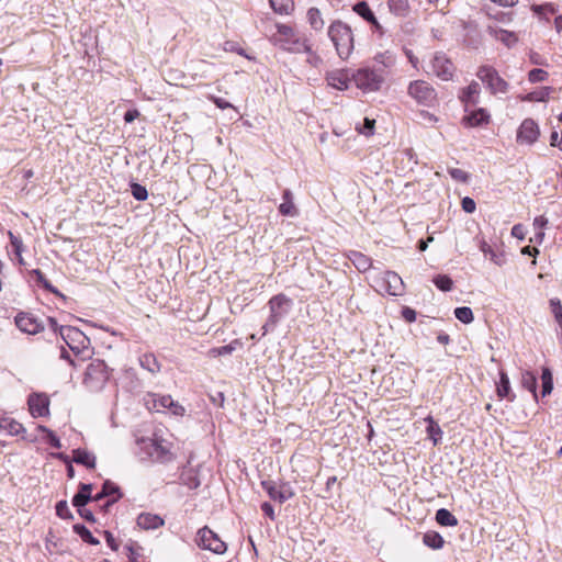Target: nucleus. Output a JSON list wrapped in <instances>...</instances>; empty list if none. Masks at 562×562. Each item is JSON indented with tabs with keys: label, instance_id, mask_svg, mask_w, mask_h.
<instances>
[{
	"label": "nucleus",
	"instance_id": "1",
	"mask_svg": "<svg viewBox=\"0 0 562 562\" xmlns=\"http://www.w3.org/2000/svg\"><path fill=\"white\" fill-rule=\"evenodd\" d=\"M270 315L262 326V336L273 331L276 327L290 314L293 300L285 294H277L268 301Z\"/></svg>",
	"mask_w": 562,
	"mask_h": 562
},
{
	"label": "nucleus",
	"instance_id": "2",
	"mask_svg": "<svg viewBox=\"0 0 562 562\" xmlns=\"http://www.w3.org/2000/svg\"><path fill=\"white\" fill-rule=\"evenodd\" d=\"M328 36L338 56L341 59H347L353 50V35L350 26L336 20L328 27Z\"/></svg>",
	"mask_w": 562,
	"mask_h": 562
},
{
	"label": "nucleus",
	"instance_id": "3",
	"mask_svg": "<svg viewBox=\"0 0 562 562\" xmlns=\"http://www.w3.org/2000/svg\"><path fill=\"white\" fill-rule=\"evenodd\" d=\"M356 87L363 92L379 91L384 82V71L362 67L351 74Z\"/></svg>",
	"mask_w": 562,
	"mask_h": 562
},
{
	"label": "nucleus",
	"instance_id": "4",
	"mask_svg": "<svg viewBox=\"0 0 562 562\" xmlns=\"http://www.w3.org/2000/svg\"><path fill=\"white\" fill-rule=\"evenodd\" d=\"M108 380L109 371L104 361L94 360L88 364L83 376V384L87 389L91 392H99L104 387Z\"/></svg>",
	"mask_w": 562,
	"mask_h": 562
},
{
	"label": "nucleus",
	"instance_id": "5",
	"mask_svg": "<svg viewBox=\"0 0 562 562\" xmlns=\"http://www.w3.org/2000/svg\"><path fill=\"white\" fill-rule=\"evenodd\" d=\"M407 93L418 104L424 106H432L437 101V92L435 88L425 80H415L409 82Z\"/></svg>",
	"mask_w": 562,
	"mask_h": 562
},
{
	"label": "nucleus",
	"instance_id": "6",
	"mask_svg": "<svg viewBox=\"0 0 562 562\" xmlns=\"http://www.w3.org/2000/svg\"><path fill=\"white\" fill-rule=\"evenodd\" d=\"M477 78L486 85L492 94L506 93L509 85L488 65L481 66L476 71Z\"/></svg>",
	"mask_w": 562,
	"mask_h": 562
},
{
	"label": "nucleus",
	"instance_id": "7",
	"mask_svg": "<svg viewBox=\"0 0 562 562\" xmlns=\"http://www.w3.org/2000/svg\"><path fill=\"white\" fill-rule=\"evenodd\" d=\"M195 541L200 548L217 554H222L226 551L225 542L206 526L199 529Z\"/></svg>",
	"mask_w": 562,
	"mask_h": 562
},
{
	"label": "nucleus",
	"instance_id": "8",
	"mask_svg": "<svg viewBox=\"0 0 562 562\" xmlns=\"http://www.w3.org/2000/svg\"><path fill=\"white\" fill-rule=\"evenodd\" d=\"M375 282L381 291L390 295L396 296L404 292V282L394 271H385L381 277L375 279Z\"/></svg>",
	"mask_w": 562,
	"mask_h": 562
},
{
	"label": "nucleus",
	"instance_id": "9",
	"mask_svg": "<svg viewBox=\"0 0 562 562\" xmlns=\"http://www.w3.org/2000/svg\"><path fill=\"white\" fill-rule=\"evenodd\" d=\"M59 335L65 344L75 352H79L89 344L88 337L78 328L71 326H61Z\"/></svg>",
	"mask_w": 562,
	"mask_h": 562
},
{
	"label": "nucleus",
	"instance_id": "10",
	"mask_svg": "<svg viewBox=\"0 0 562 562\" xmlns=\"http://www.w3.org/2000/svg\"><path fill=\"white\" fill-rule=\"evenodd\" d=\"M261 486L272 501L280 504H283L294 496V492L290 483L279 484L274 481H262Z\"/></svg>",
	"mask_w": 562,
	"mask_h": 562
},
{
	"label": "nucleus",
	"instance_id": "11",
	"mask_svg": "<svg viewBox=\"0 0 562 562\" xmlns=\"http://www.w3.org/2000/svg\"><path fill=\"white\" fill-rule=\"evenodd\" d=\"M27 405L33 417H45L49 414V398L44 393L29 395Z\"/></svg>",
	"mask_w": 562,
	"mask_h": 562
},
{
	"label": "nucleus",
	"instance_id": "12",
	"mask_svg": "<svg viewBox=\"0 0 562 562\" xmlns=\"http://www.w3.org/2000/svg\"><path fill=\"white\" fill-rule=\"evenodd\" d=\"M540 135L539 126L532 119H526L517 131V142L531 145Z\"/></svg>",
	"mask_w": 562,
	"mask_h": 562
},
{
	"label": "nucleus",
	"instance_id": "13",
	"mask_svg": "<svg viewBox=\"0 0 562 562\" xmlns=\"http://www.w3.org/2000/svg\"><path fill=\"white\" fill-rule=\"evenodd\" d=\"M16 327L29 335H35L44 329L38 318L30 313H19L15 316Z\"/></svg>",
	"mask_w": 562,
	"mask_h": 562
},
{
	"label": "nucleus",
	"instance_id": "14",
	"mask_svg": "<svg viewBox=\"0 0 562 562\" xmlns=\"http://www.w3.org/2000/svg\"><path fill=\"white\" fill-rule=\"evenodd\" d=\"M432 71L441 80L452 79L454 67L445 54L437 53L432 58Z\"/></svg>",
	"mask_w": 562,
	"mask_h": 562
},
{
	"label": "nucleus",
	"instance_id": "15",
	"mask_svg": "<svg viewBox=\"0 0 562 562\" xmlns=\"http://www.w3.org/2000/svg\"><path fill=\"white\" fill-rule=\"evenodd\" d=\"M122 496L123 494L121 493L120 487L110 480H106L102 484L101 491L93 496V501L99 502L103 498H109L104 504V508L108 509L110 506L116 503Z\"/></svg>",
	"mask_w": 562,
	"mask_h": 562
},
{
	"label": "nucleus",
	"instance_id": "16",
	"mask_svg": "<svg viewBox=\"0 0 562 562\" xmlns=\"http://www.w3.org/2000/svg\"><path fill=\"white\" fill-rule=\"evenodd\" d=\"M481 92L480 83L472 81L468 87L463 88L459 94V99L464 105V110L468 112L470 106H474L479 103V97Z\"/></svg>",
	"mask_w": 562,
	"mask_h": 562
},
{
	"label": "nucleus",
	"instance_id": "17",
	"mask_svg": "<svg viewBox=\"0 0 562 562\" xmlns=\"http://www.w3.org/2000/svg\"><path fill=\"white\" fill-rule=\"evenodd\" d=\"M326 80L328 86L345 91L349 88V82L352 78L348 70H335L327 74Z\"/></svg>",
	"mask_w": 562,
	"mask_h": 562
},
{
	"label": "nucleus",
	"instance_id": "18",
	"mask_svg": "<svg viewBox=\"0 0 562 562\" xmlns=\"http://www.w3.org/2000/svg\"><path fill=\"white\" fill-rule=\"evenodd\" d=\"M136 524L143 530H156L165 525V520L157 514L140 513L136 518Z\"/></svg>",
	"mask_w": 562,
	"mask_h": 562
},
{
	"label": "nucleus",
	"instance_id": "19",
	"mask_svg": "<svg viewBox=\"0 0 562 562\" xmlns=\"http://www.w3.org/2000/svg\"><path fill=\"white\" fill-rule=\"evenodd\" d=\"M92 484L90 483H81L79 485V491L72 497V505L77 508L86 506L90 501H93Z\"/></svg>",
	"mask_w": 562,
	"mask_h": 562
},
{
	"label": "nucleus",
	"instance_id": "20",
	"mask_svg": "<svg viewBox=\"0 0 562 562\" xmlns=\"http://www.w3.org/2000/svg\"><path fill=\"white\" fill-rule=\"evenodd\" d=\"M488 120L490 114L487 113V111L485 109L480 108L467 114L462 121L465 124V126L475 127L488 123Z\"/></svg>",
	"mask_w": 562,
	"mask_h": 562
},
{
	"label": "nucleus",
	"instance_id": "21",
	"mask_svg": "<svg viewBox=\"0 0 562 562\" xmlns=\"http://www.w3.org/2000/svg\"><path fill=\"white\" fill-rule=\"evenodd\" d=\"M347 257L359 272H366L372 267L371 258L360 251L350 250Z\"/></svg>",
	"mask_w": 562,
	"mask_h": 562
},
{
	"label": "nucleus",
	"instance_id": "22",
	"mask_svg": "<svg viewBox=\"0 0 562 562\" xmlns=\"http://www.w3.org/2000/svg\"><path fill=\"white\" fill-rule=\"evenodd\" d=\"M487 32L491 36H493L495 40L502 42L507 47H512L517 42V36L514 32H509L503 29H497L494 26H488Z\"/></svg>",
	"mask_w": 562,
	"mask_h": 562
},
{
	"label": "nucleus",
	"instance_id": "23",
	"mask_svg": "<svg viewBox=\"0 0 562 562\" xmlns=\"http://www.w3.org/2000/svg\"><path fill=\"white\" fill-rule=\"evenodd\" d=\"M283 202L279 205V212L283 216L294 217L299 214L296 206L293 203V193L290 189H285L282 193Z\"/></svg>",
	"mask_w": 562,
	"mask_h": 562
},
{
	"label": "nucleus",
	"instance_id": "24",
	"mask_svg": "<svg viewBox=\"0 0 562 562\" xmlns=\"http://www.w3.org/2000/svg\"><path fill=\"white\" fill-rule=\"evenodd\" d=\"M10 238L11 250L9 254L12 260H16V262L21 266L25 265L24 259L22 257V251L24 249L22 239L14 235L11 231L8 232Z\"/></svg>",
	"mask_w": 562,
	"mask_h": 562
},
{
	"label": "nucleus",
	"instance_id": "25",
	"mask_svg": "<svg viewBox=\"0 0 562 562\" xmlns=\"http://www.w3.org/2000/svg\"><path fill=\"white\" fill-rule=\"evenodd\" d=\"M480 250L484 254L486 258H488L496 266H503L505 263V257L503 252H498L493 249V247L485 240H481L479 244Z\"/></svg>",
	"mask_w": 562,
	"mask_h": 562
},
{
	"label": "nucleus",
	"instance_id": "26",
	"mask_svg": "<svg viewBox=\"0 0 562 562\" xmlns=\"http://www.w3.org/2000/svg\"><path fill=\"white\" fill-rule=\"evenodd\" d=\"M74 462L85 465L88 469H93L95 467V457L91 452L85 449H76L74 450Z\"/></svg>",
	"mask_w": 562,
	"mask_h": 562
},
{
	"label": "nucleus",
	"instance_id": "27",
	"mask_svg": "<svg viewBox=\"0 0 562 562\" xmlns=\"http://www.w3.org/2000/svg\"><path fill=\"white\" fill-rule=\"evenodd\" d=\"M277 30L279 37L276 41L281 48H283V44L290 45L292 41L297 37L294 30L286 24H278Z\"/></svg>",
	"mask_w": 562,
	"mask_h": 562
},
{
	"label": "nucleus",
	"instance_id": "28",
	"mask_svg": "<svg viewBox=\"0 0 562 562\" xmlns=\"http://www.w3.org/2000/svg\"><path fill=\"white\" fill-rule=\"evenodd\" d=\"M423 543L432 550H439L443 547L445 540L439 532L427 531L423 536Z\"/></svg>",
	"mask_w": 562,
	"mask_h": 562
},
{
	"label": "nucleus",
	"instance_id": "29",
	"mask_svg": "<svg viewBox=\"0 0 562 562\" xmlns=\"http://www.w3.org/2000/svg\"><path fill=\"white\" fill-rule=\"evenodd\" d=\"M496 391H497V395L501 397V398H509L510 401L514 400V395L510 394V382H509V378L507 375L506 372L504 371H501L499 372V381L497 383V387H496Z\"/></svg>",
	"mask_w": 562,
	"mask_h": 562
},
{
	"label": "nucleus",
	"instance_id": "30",
	"mask_svg": "<svg viewBox=\"0 0 562 562\" xmlns=\"http://www.w3.org/2000/svg\"><path fill=\"white\" fill-rule=\"evenodd\" d=\"M139 364L144 370L155 374L160 371V363L153 353H145L139 357Z\"/></svg>",
	"mask_w": 562,
	"mask_h": 562
},
{
	"label": "nucleus",
	"instance_id": "31",
	"mask_svg": "<svg viewBox=\"0 0 562 562\" xmlns=\"http://www.w3.org/2000/svg\"><path fill=\"white\" fill-rule=\"evenodd\" d=\"M436 521L440 526L454 527L458 525V519L448 509L440 508L436 512Z\"/></svg>",
	"mask_w": 562,
	"mask_h": 562
},
{
	"label": "nucleus",
	"instance_id": "32",
	"mask_svg": "<svg viewBox=\"0 0 562 562\" xmlns=\"http://www.w3.org/2000/svg\"><path fill=\"white\" fill-rule=\"evenodd\" d=\"M549 306L554 321L560 327L559 338L562 341V302L558 297H553L549 301Z\"/></svg>",
	"mask_w": 562,
	"mask_h": 562
},
{
	"label": "nucleus",
	"instance_id": "33",
	"mask_svg": "<svg viewBox=\"0 0 562 562\" xmlns=\"http://www.w3.org/2000/svg\"><path fill=\"white\" fill-rule=\"evenodd\" d=\"M521 386L532 393L533 397L537 400V376L530 371H524L521 373Z\"/></svg>",
	"mask_w": 562,
	"mask_h": 562
},
{
	"label": "nucleus",
	"instance_id": "34",
	"mask_svg": "<svg viewBox=\"0 0 562 562\" xmlns=\"http://www.w3.org/2000/svg\"><path fill=\"white\" fill-rule=\"evenodd\" d=\"M553 390V376L552 372L548 367L542 368L541 372V394L547 396L551 394Z\"/></svg>",
	"mask_w": 562,
	"mask_h": 562
},
{
	"label": "nucleus",
	"instance_id": "35",
	"mask_svg": "<svg viewBox=\"0 0 562 562\" xmlns=\"http://www.w3.org/2000/svg\"><path fill=\"white\" fill-rule=\"evenodd\" d=\"M307 21L311 27L315 31L323 30L325 22L322 18V13L317 8H310L307 11Z\"/></svg>",
	"mask_w": 562,
	"mask_h": 562
},
{
	"label": "nucleus",
	"instance_id": "36",
	"mask_svg": "<svg viewBox=\"0 0 562 562\" xmlns=\"http://www.w3.org/2000/svg\"><path fill=\"white\" fill-rule=\"evenodd\" d=\"M283 49L291 53H311V45L306 40L296 37L290 45L283 44Z\"/></svg>",
	"mask_w": 562,
	"mask_h": 562
},
{
	"label": "nucleus",
	"instance_id": "37",
	"mask_svg": "<svg viewBox=\"0 0 562 562\" xmlns=\"http://www.w3.org/2000/svg\"><path fill=\"white\" fill-rule=\"evenodd\" d=\"M426 422L428 423V426H427L428 437L436 446L439 443V441L442 438V430H441L440 426L432 419V417L426 418Z\"/></svg>",
	"mask_w": 562,
	"mask_h": 562
},
{
	"label": "nucleus",
	"instance_id": "38",
	"mask_svg": "<svg viewBox=\"0 0 562 562\" xmlns=\"http://www.w3.org/2000/svg\"><path fill=\"white\" fill-rule=\"evenodd\" d=\"M74 531L87 543L97 546L99 544V540L93 537L91 531L82 524L74 525Z\"/></svg>",
	"mask_w": 562,
	"mask_h": 562
},
{
	"label": "nucleus",
	"instance_id": "39",
	"mask_svg": "<svg viewBox=\"0 0 562 562\" xmlns=\"http://www.w3.org/2000/svg\"><path fill=\"white\" fill-rule=\"evenodd\" d=\"M0 428L7 430L10 435L15 436L24 431V427L21 423L8 418H3L0 420Z\"/></svg>",
	"mask_w": 562,
	"mask_h": 562
},
{
	"label": "nucleus",
	"instance_id": "40",
	"mask_svg": "<svg viewBox=\"0 0 562 562\" xmlns=\"http://www.w3.org/2000/svg\"><path fill=\"white\" fill-rule=\"evenodd\" d=\"M353 10L355 12L360 15L363 20H366L367 22H373L374 21V13L372 12V10L370 9V7L368 5L367 2L364 1H361V2H358L355 7H353Z\"/></svg>",
	"mask_w": 562,
	"mask_h": 562
},
{
	"label": "nucleus",
	"instance_id": "41",
	"mask_svg": "<svg viewBox=\"0 0 562 562\" xmlns=\"http://www.w3.org/2000/svg\"><path fill=\"white\" fill-rule=\"evenodd\" d=\"M553 88L551 87H542L537 91H532L527 95V100L537 101V102H546L549 98Z\"/></svg>",
	"mask_w": 562,
	"mask_h": 562
},
{
	"label": "nucleus",
	"instance_id": "42",
	"mask_svg": "<svg viewBox=\"0 0 562 562\" xmlns=\"http://www.w3.org/2000/svg\"><path fill=\"white\" fill-rule=\"evenodd\" d=\"M389 9L392 13L396 15H405L408 9L407 0H389L387 2Z\"/></svg>",
	"mask_w": 562,
	"mask_h": 562
},
{
	"label": "nucleus",
	"instance_id": "43",
	"mask_svg": "<svg viewBox=\"0 0 562 562\" xmlns=\"http://www.w3.org/2000/svg\"><path fill=\"white\" fill-rule=\"evenodd\" d=\"M454 316L458 321H460L463 324H470L473 322V312L468 306H461L457 307L454 310Z\"/></svg>",
	"mask_w": 562,
	"mask_h": 562
},
{
	"label": "nucleus",
	"instance_id": "44",
	"mask_svg": "<svg viewBox=\"0 0 562 562\" xmlns=\"http://www.w3.org/2000/svg\"><path fill=\"white\" fill-rule=\"evenodd\" d=\"M272 9L280 14H288L292 8V0H270Z\"/></svg>",
	"mask_w": 562,
	"mask_h": 562
},
{
	"label": "nucleus",
	"instance_id": "45",
	"mask_svg": "<svg viewBox=\"0 0 562 562\" xmlns=\"http://www.w3.org/2000/svg\"><path fill=\"white\" fill-rule=\"evenodd\" d=\"M434 284L441 291L448 292L452 289V280L447 274H438L432 280Z\"/></svg>",
	"mask_w": 562,
	"mask_h": 562
},
{
	"label": "nucleus",
	"instance_id": "46",
	"mask_svg": "<svg viewBox=\"0 0 562 562\" xmlns=\"http://www.w3.org/2000/svg\"><path fill=\"white\" fill-rule=\"evenodd\" d=\"M38 429L41 432L46 435L45 439L50 447H53L55 449L61 448V442L53 430H50L49 428H47L45 426H40Z\"/></svg>",
	"mask_w": 562,
	"mask_h": 562
},
{
	"label": "nucleus",
	"instance_id": "47",
	"mask_svg": "<svg viewBox=\"0 0 562 562\" xmlns=\"http://www.w3.org/2000/svg\"><path fill=\"white\" fill-rule=\"evenodd\" d=\"M374 59L376 63L381 64L384 68L392 67L395 64V57L389 50L378 54L374 57Z\"/></svg>",
	"mask_w": 562,
	"mask_h": 562
},
{
	"label": "nucleus",
	"instance_id": "48",
	"mask_svg": "<svg viewBox=\"0 0 562 562\" xmlns=\"http://www.w3.org/2000/svg\"><path fill=\"white\" fill-rule=\"evenodd\" d=\"M131 192L134 199L137 201H145L148 196L147 189L139 183H132Z\"/></svg>",
	"mask_w": 562,
	"mask_h": 562
},
{
	"label": "nucleus",
	"instance_id": "49",
	"mask_svg": "<svg viewBox=\"0 0 562 562\" xmlns=\"http://www.w3.org/2000/svg\"><path fill=\"white\" fill-rule=\"evenodd\" d=\"M56 515L61 519L72 518V514L66 501H59L56 504Z\"/></svg>",
	"mask_w": 562,
	"mask_h": 562
},
{
	"label": "nucleus",
	"instance_id": "50",
	"mask_svg": "<svg viewBox=\"0 0 562 562\" xmlns=\"http://www.w3.org/2000/svg\"><path fill=\"white\" fill-rule=\"evenodd\" d=\"M548 72L540 68H533L528 74V80L532 83L544 81Z\"/></svg>",
	"mask_w": 562,
	"mask_h": 562
},
{
	"label": "nucleus",
	"instance_id": "51",
	"mask_svg": "<svg viewBox=\"0 0 562 562\" xmlns=\"http://www.w3.org/2000/svg\"><path fill=\"white\" fill-rule=\"evenodd\" d=\"M374 124H375L374 120L366 117L362 125L357 126V131L360 134H363L367 136L372 135L373 131H374Z\"/></svg>",
	"mask_w": 562,
	"mask_h": 562
},
{
	"label": "nucleus",
	"instance_id": "52",
	"mask_svg": "<svg viewBox=\"0 0 562 562\" xmlns=\"http://www.w3.org/2000/svg\"><path fill=\"white\" fill-rule=\"evenodd\" d=\"M139 443L143 445L145 449H148L150 456L160 450V446L154 439H142Z\"/></svg>",
	"mask_w": 562,
	"mask_h": 562
},
{
	"label": "nucleus",
	"instance_id": "53",
	"mask_svg": "<svg viewBox=\"0 0 562 562\" xmlns=\"http://www.w3.org/2000/svg\"><path fill=\"white\" fill-rule=\"evenodd\" d=\"M416 316H417V313L415 310H413L412 307L409 306H404L402 308V317L407 322V323H413L416 321Z\"/></svg>",
	"mask_w": 562,
	"mask_h": 562
},
{
	"label": "nucleus",
	"instance_id": "54",
	"mask_svg": "<svg viewBox=\"0 0 562 562\" xmlns=\"http://www.w3.org/2000/svg\"><path fill=\"white\" fill-rule=\"evenodd\" d=\"M461 205L463 211L467 213H473L476 207L475 201L470 196L463 198L461 201Z\"/></svg>",
	"mask_w": 562,
	"mask_h": 562
},
{
	"label": "nucleus",
	"instance_id": "55",
	"mask_svg": "<svg viewBox=\"0 0 562 562\" xmlns=\"http://www.w3.org/2000/svg\"><path fill=\"white\" fill-rule=\"evenodd\" d=\"M224 50L226 52H236L237 54L245 56V52L243 48L238 46L236 42L227 41L224 43Z\"/></svg>",
	"mask_w": 562,
	"mask_h": 562
},
{
	"label": "nucleus",
	"instance_id": "56",
	"mask_svg": "<svg viewBox=\"0 0 562 562\" xmlns=\"http://www.w3.org/2000/svg\"><path fill=\"white\" fill-rule=\"evenodd\" d=\"M77 512L80 515V517L83 518L85 520H87L89 522L95 521L93 513L90 509L86 508L85 506L77 508Z\"/></svg>",
	"mask_w": 562,
	"mask_h": 562
},
{
	"label": "nucleus",
	"instance_id": "57",
	"mask_svg": "<svg viewBox=\"0 0 562 562\" xmlns=\"http://www.w3.org/2000/svg\"><path fill=\"white\" fill-rule=\"evenodd\" d=\"M212 100V102L218 108V109H222V110H225V109H234L233 104L229 103L228 101L222 99V98H218V97H211L210 98Z\"/></svg>",
	"mask_w": 562,
	"mask_h": 562
},
{
	"label": "nucleus",
	"instance_id": "58",
	"mask_svg": "<svg viewBox=\"0 0 562 562\" xmlns=\"http://www.w3.org/2000/svg\"><path fill=\"white\" fill-rule=\"evenodd\" d=\"M449 173L456 180H459V181H462V182H465L468 180V175L462 169L454 168V169H451L449 171Z\"/></svg>",
	"mask_w": 562,
	"mask_h": 562
},
{
	"label": "nucleus",
	"instance_id": "59",
	"mask_svg": "<svg viewBox=\"0 0 562 562\" xmlns=\"http://www.w3.org/2000/svg\"><path fill=\"white\" fill-rule=\"evenodd\" d=\"M308 55L306 61L313 66V67H318L323 60L322 58L316 54L314 53L312 49H311V53H306Z\"/></svg>",
	"mask_w": 562,
	"mask_h": 562
},
{
	"label": "nucleus",
	"instance_id": "60",
	"mask_svg": "<svg viewBox=\"0 0 562 562\" xmlns=\"http://www.w3.org/2000/svg\"><path fill=\"white\" fill-rule=\"evenodd\" d=\"M261 510L268 516L271 520L276 519L273 506L269 502H263L261 504Z\"/></svg>",
	"mask_w": 562,
	"mask_h": 562
},
{
	"label": "nucleus",
	"instance_id": "61",
	"mask_svg": "<svg viewBox=\"0 0 562 562\" xmlns=\"http://www.w3.org/2000/svg\"><path fill=\"white\" fill-rule=\"evenodd\" d=\"M562 135L560 136L557 131H553L550 135V145L552 147H559L562 150Z\"/></svg>",
	"mask_w": 562,
	"mask_h": 562
},
{
	"label": "nucleus",
	"instance_id": "62",
	"mask_svg": "<svg viewBox=\"0 0 562 562\" xmlns=\"http://www.w3.org/2000/svg\"><path fill=\"white\" fill-rule=\"evenodd\" d=\"M512 236L518 239L525 238V228L521 224H516L512 228Z\"/></svg>",
	"mask_w": 562,
	"mask_h": 562
},
{
	"label": "nucleus",
	"instance_id": "63",
	"mask_svg": "<svg viewBox=\"0 0 562 562\" xmlns=\"http://www.w3.org/2000/svg\"><path fill=\"white\" fill-rule=\"evenodd\" d=\"M104 537H105V541H106L108 546L112 550L116 551L119 549V544H117L114 536L110 531L106 530V531H104Z\"/></svg>",
	"mask_w": 562,
	"mask_h": 562
},
{
	"label": "nucleus",
	"instance_id": "64",
	"mask_svg": "<svg viewBox=\"0 0 562 562\" xmlns=\"http://www.w3.org/2000/svg\"><path fill=\"white\" fill-rule=\"evenodd\" d=\"M139 116V111L136 109L127 110L124 114V121L126 123L134 122Z\"/></svg>",
	"mask_w": 562,
	"mask_h": 562
}]
</instances>
